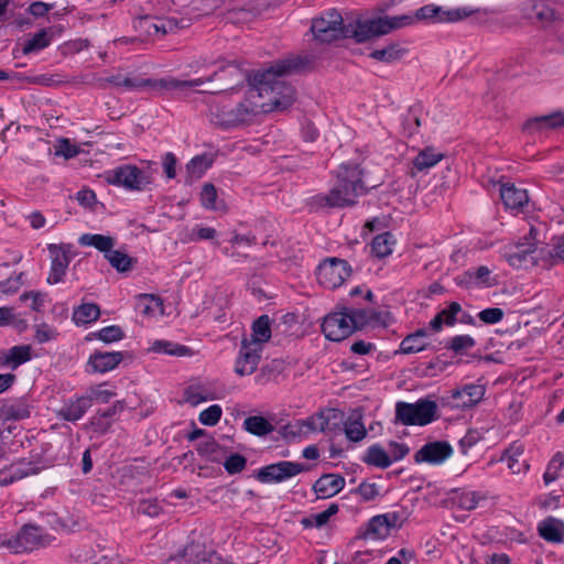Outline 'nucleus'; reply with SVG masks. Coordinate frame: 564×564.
<instances>
[{"mask_svg": "<svg viewBox=\"0 0 564 564\" xmlns=\"http://www.w3.org/2000/svg\"><path fill=\"white\" fill-rule=\"evenodd\" d=\"M295 65L291 61H281L253 77L249 89L250 104L260 112L283 111L295 100V89L284 80Z\"/></svg>", "mask_w": 564, "mask_h": 564, "instance_id": "f257e3e1", "label": "nucleus"}, {"mask_svg": "<svg viewBox=\"0 0 564 564\" xmlns=\"http://www.w3.org/2000/svg\"><path fill=\"white\" fill-rule=\"evenodd\" d=\"M366 193L362 171L358 165H341L337 183L328 194L313 196L308 203L311 209L322 207H345L356 203L358 196Z\"/></svg>", "mask_w": 564, "mask_h": 564, "instance_id": "f03ea898", "label": "nucleus"}, {"mask_svg": "<svg viewBox=\"0 0 564 564\" xmlns=\"http://www.w3.org/2000/svg\"><path fill=\"white\" fill-rule=\"evenodd\" d=\"M414 20V17L408 14L357 20L355 24H350V39H354L357 43H365L394 30L411 25Z\"/></svg>", "mask_w": 564, "mask_h": 564, "instance_id": "7ed1b4c3", "label": "nucleus"}, {"mask_svg": "<svg viewBox=\"0 0 564 564\" xmlns=\"http://www.w3.org/2000/svg\"><path fill=\"white\" fill-rule=\"evenodd\" d=\"M259 115L254 104H250L249 96L236 108H228L226 105L213 102L209 107L210 121L221 128H232L241 124H249Z\"/></svg>", "mask_w": 564, "mask_h": 564, "instance_id": "20e7f679", "label": "nucleus"}, {"mask_svg": "<svg viewBox=\"0 0 564 564\" xmlns=\"http://www.w3.org/2000/svg\"><path fill=\"white\" fill-rule=\"evenodd\" d=\"M106 181L130 192H142L152 185L154 177L149 170H142L133 164H122L108 171Z\"/></svg>", "mask_w": 564, "mask_h": 564, "instance_id": "39448f33", "label": "nucleus"}, {"mask_svg": "<svg viewBox=\"0 0 564 564\" xmlns=\"http://www.w3.org/2000/svg\"><path fill=\"white\" fill-rule=\"evenodd\" d=\"M350 24L345 25L343 17L336 10H329L312 21L311 31L314 40L321 44L350 39Z\"/></svg>", "mask_w": 564, "mask_h": 564, "instance_id": "423d86ee", "label": "nucleus"}, {"mask_svg": "<svg viewBox=\"0 0 564 564\" xmlns=\"http://www.w3.org/2000/svg\"><path fill=\"white\" fill-rule=\"evenodd\" d=\"M437 404L420 399L415 403L400 401L395 404V422L403 425H426L435 420Z\"/></svg>", "mask_w": 564, "mask_h": 564, "instance_id": "0eeeda50", "label": "nucleus"}, {"mask_svg": "<svg viewBox=\"0 0 564 564\" xmlns=\"http://www.w3.org/2000/svg\"><path fill=\"white\" fill-rule=\"evenodd\" d=\"M53 536L34 524H25L12 538L4 542V545L14 553L31 552L46 546L53 541Z\"/></svg>", "mask_w": 564, "mask_h": 564, "instance_id": "6e6552de", "label": "nucleus"}, {"mask_svg": "<svg viewBox=\"0 0 564 564\" xmlns=\"http://www.w3.org/2000/svg\"><path fill=\"white\" fill-rule=\"evenodd\" d=\"M351 267L347 261L338 258H328L317 268V280L321 285L333 290L339 288L350 275Z\"/></svg>", "mask_w": 564, "mask_h": 564, "instance_id": "1a4fd4ad", "label": "nucleus"}, {"mask_svg": "<svg viewBox=\"0 0 564 564\" xmlns=\"http://www.w3.org/2000/svg\"><path fill=\"white\" fill-rule=\"evenodd\" d=\"M218 72H214L207 77H199L189 80H181L171 76L163 78H143L142 89H148L158 95H163L173 90H184L187 88L202 86L205 83L213 82Z\"/></svg>", "mask_w": 564, "mask_h": 564, "instance_id": "9d476101", "label": "nucleus"}, {"mask_svg": "<svg viewBox=\"0 0 564 564\" xmlns=\"http://www.w3.org/2000/svg\"><path fill=\"white\" fill-rule=\"evenodd\" d=\"M322 330L325 337L333 341H340L355 332L346 308L328 314L323 321Z\"/></svg>", "mask_w": 564, "mask_h": 564, "instance_id": "9b49d317", "label": "nucleus"}, {"mask_svg": "<svg viewBox=\"0 0 564 564\" xmlns=\"http://www.w3.org/2000/svg\"><path fill=\"white\" fill-rule=\"evenodd\" d=\"M307 470L303 464L282 460L262 467L258 471V480L261 482H281Z\"/></svg>", "mask_w": 564, "mask_h": 564, "instance_id": "f8f14e48", "label": "nucleus"}, {"mask_svg": "<svg viewBox=\"0 0 564 564\" xmlns=\"http://www.w3.org/2000/svg\"><path fill=\"white\" fill-rule=\"evenodd\" d=\"M485 389L479 384H466L454 389L449 395L443 397V404L453 409H466L477 404L484 397Z\"/></svg>", "mask_w": 564, "mask_h": 564, "instance_id": "ddd939ff", "label": "nucleus"}, {"mask_svg": "<svg viewBox=\"0 0 564 564\" xmlns=\"http://www.w3.org/2000/svg\"><path fill=\"white\" fill-rule=\"evenodd\" d=\"M262 349L259 344L248 343V338H243L236 360L235 372L239 376L253 373L260 362Z\"/></svg>", "mask_w": 564, "mask_h": 564, "instance_id": "4468645a", "label": "nucleus"}, {"mask_svg": "<svg viewBox=\"0 0 564 564\" xmlns=\"http://www.w3.org/2000/svg\"><path fill=\"white\" fill-rule=\"evenodd\" d=\"M473 12L466 8L444 10L435 4H427L416 11L415 18L433 22H456L471 15Z\"/></svg>", "mask_w": 564, "mask_h": 564, "instance_id": "2eb2a0df", "label": "nucleus"}, {"mask_svg": "<svg viewBox=\"0 0 564 564\" xmlns=\"http://www.w3.org/2000/svg\"><path fill=\"white\" fill-rule=\"evenodd\" d=\"M402 519L398 512H388L370 519L366 535L373 540H383L390 535L392 529L400 528Z\"/></svg>", "mask_w": 564, "mask_h": 564, "instance_id": "dca6fc26", "label": "nucleus"}, {"mask_svg": "<svg viewBox=\"0 0 564 564\" xmlns=\"http://www.w3.org/2000/svg\"><path fill=\"white\" fill-rule=\"evenodd\" d=\"M48 251L52 263L47 276V283L56 284L63 281L66 270L70 263L72 257L69 248L63 245H48Z\"/></svg>", "mask_w": 564, "mask_h": 564, "instance_id": "f3484780", "label": "nucleus"}, {"mask_svg": "<svg viewBox=\"0 0 564 564\" xmlns=\"http://www.w3.org/2000/svg\"><path fill=\"white\" fill-rule=\"evenodd\" d=\"M453 454V448L447 442H431L422 446L414 455L416 463L442 464Z\"/></svg>", "mask_w": 564, "mask_h": 564, "instance_id": "a211bd4d", "label": "nucleus"}, {"mask_svg": "<svg viewBox=\"0 0 564 564\" xmlns=\"http://www.w3.org/2000/svg\"><path fill=\"white\" fill-rule=\"evenodd\" d=\"M134 28L148 36H154L174 32L178 29V23L175 19L142 17L135 21Z\"/></svg>", "mask_w": 564, "mask_h": 564, "instance_id": "6ab92c4d", "label": "nucleus"}, {"mask_svg": "<svg viewBox=\"0 0 564 564\" xmlns=\"http://www.w3.org/2000/svg\"><path fill=\"white\" fill-rule=\"evenodd\" d=\"M456 281L459 285L466 288H490L497 283L496 279L491 275V270L485 265L462 273L456 278Z\"/></svg>", "mask_w": 564, "mask_h": 564, "instance_id": "aec40b11", "label": "nucleus"}, {"mask_svg": "<svg viewBox=\"0 0 564 564\" xmlns=\"http://www.w3.org/2000/svg\"><path fill=\"white\" fill-rule=\"evenodd\" d=\"M500 197L508 209L514 214L523 210V207L529 202V196L525 189L517 188L513 184H503L500 187Z\"/></svg>", "mask_w": 564, "mask_h": 564, "instance_id": "412c9836", "label": "nucleus"}, {"mask_svg": "<svg viewBox=\"0 0 564 564\" xmlns=\"http://www.w3.org/2000/svg\"><path fill=\"white\" fill-rule=\"evenodd\" d=\"M345 486V478L336 474H326L313 485L318 498L326 499L337 495Z\"/></svg>", "mask_w": 564, "mask_h": 564, "instance_id": "4be33fe9", "label": "nucleus"}, {"mask_svg": "<svg viewBox=\"0 0 564 564\" xmlns=\"http://www.w3.org/2000/svg\"><path fill=\"white\" fill-rule=\"evenodd\" d=\"M341 416L340 412L335 409L322 410L304 420H301L307 434L324 432L332 420H337Z\"/></svg>", "mask_w": 564, "mask_h": 564, "instance_id": "5701e85b", "label": "nucleus"}, {"mask_svg": "<svg viewBox=\"0 0 564 564\" xmlns=\"http://www.w3.org/2000/svg\"><path fill=\"white\" fill-rule=\"evenodd\" d=\"M36 473L37 468L31 462L20 460L1 471L0 486L11 485Z\"/></svg>", "mask_w": 564, "mask_h": 564, "instance_id": "b1692460", "label": "nucleus"}, {"mask_svg": "<svg viewBox=\"0 0 564 564\" xmlns=\"http://www.w3.org/2000/svg\"><path fill=\"white\" fill-rule=\"evenodd\" d=\"M90 408V400L85 395L66 401L57 411V416L69 422L80 420Z\"/></svg>", "mask_w": 564, "mask_h": 564, "instance_id": "393cba45", "label": "nucleus"}, {"mask_svg": "<svg viewBox=\"0 0 564 564\" xmlns=\"http://www.w3.org/2000/svg\"><path fill=\"white\" fill-rule=\"evenodd\" d=\"M122 359L123 355L120 351H97L89 357L88 365L91 367L94 372L104 373L115 369Z\"/></svg>", "mask_w": 564, "mask_h": 564, "instance_id": "a878e982", "label": "nucleus"}, {"mask_svg": "<svg viewBox=\"0 0 564 564\" xmlns=\"http://www.w3.org/2000/svg\"><path fill=\"white\" fill-rule=\"evenodd\" d=\"M539 535L551 543L564 541V522L560 519L547 517L538 524Z\"/></svg>", "mask_w": 564, "mask_h": 564, "instance_id": "bb28decb", "label": "nucleus"}, {"mask_svg": "<svg viewBox=\"0 0 564 564\" xmlns=\"http://www.w3.org/2000/svg\"><path fill=\"white\" fill-rule=\"evenodd\" d=\"M525 452V444L519 441L513 442L509 448L506 449L501 460L507 462L508 468L512 474H519L522 470L529 468V464L527 459H522L520 462V457L523 456Z\"/></svg>", "mask_w": 564, "mask_h": 564, "instance_id": "cd10ccee", "label": "nucleus"}, {"mask_svg": "<svg viewBox=\"0 0 564 564\" xmlns=\"http://www.w3.org/2000/svg\"><path fill=\"white\" fill-rule=\"evenodd\" d=\"M531 254H533L531 258L535 264H539L540 262L546 264L553 257L564 261V236L558 238L552 250L544 245L540 246L539 243L535 245L531 242Z\"/></svg>", "mask_w": 564, "mask_h": 564, "instance_id": "c85d7f7f", "label": "nucleus"}, {"mask_svg": "<svg viewBox=\"0 0 564 564\" xmlns=\"http://www.w3.org/2000/svg\"><path fill=\"white\" fill-rule=\"evenodd\" d=\"M443 158L444 154L442 152L436 151L434 148L427 147L421 150L412 161L413 167L411 174L414 175V171H429L430 169L435 166Z\"/></svg>", "mask_w": 564, "mask_h": 564, "instance_id": "c756f323", "label": "nucleus"}, {"mask_svg": "<svg viewBox=\"0 0 564 564\" xmlns=\"http://www.w3.org/2000/svg\"><path fill=\"white\" fill-rule=\"evenodd\" d=\"M30 406L23 400L7 401L0 405V419L19 421L30 416Z\"/></svg>", "mask_w": 564, "mask_h": 564, "instance_id": "7c9ffc66", "label": "nucleus"}, {"mask_svg": "<svg viewBox=\"0 0 564 564\" xmlns=\"http://www.w3.org/2000/svg\"><path fill=\"white\" fill-rule=\"evenodd\" d=\"M351 322L354 323V329H359L368 325L383 324L381 313L366 308H346Z\"/></svg>", "mask_w": 564, "mask_h": 564, "instance_id": "2f4dec72", "label": "nucleus"}, {"mask_svg": "<svg viewBox=\"0 0 564 564\" xmlns=\"http://www.w3.org/2000/svg\"><path fill=\"white\" fill-rule=\"evenodd\" d=\"M78 242L80 246L94 247L106 256L115 247L116 239L99 234H84L79 237Z\"/></svg>", "mask_w": 564, "mask_h": 564, "instance_id": "473e14b6", "label": "nucleus"}, {"mask_svg": "<svg viewBox=\"0 0 564 564\" xmlns=\"http://www.w3.org/2000/svg\"><path fill=\"white\" fill-rule=\"evenodd\" d=\"M271 338L270 318L268 315H262L253 322L252 333L248 343L259 344L263 348V344Z\"/></svg>", "mask_w": 564, "mask_h": 564, "instance_id": "72a5a7b5", "label": "nucleus"}, {"mask_svg": "<svg viewBox=\"0 0 564 564\" xmlns=\"http://www.w3.org/2000/svg\"><path fill=\"white\" fill-rule=\"evenodd\" d=\"M213 159L208 154L194 156L186 165V173L189 181L200 178L212 166Z\"/></svg>", "mask_w": 564, "mask_h": 564, "instance_id": "f704fd0d", "label": "nucleus"}, {"mask_svg": "<svg viewBox=\"0 0 564 564\" xmlns=\"http://www.w3.org/2000/svg\"><path fill=\"white\" fill-rule=\"evenodd\" d=\"M364 462L370 466L379 467L382 469L388 468L392 464V459L390 458L388 452H386L384 448L378 444L372 445L367 449Z\"/></svg>", "mask_w": 564, "mask_h": 564, "instance_id": "c9c22d12", "label": "nucleus"}, {"mask_svg": "<svg viewBox=\"0 0 564 564\" xmlns=\"http://www.w3.org/2000/svg\"><path fill=\"white\" fill-rule=\"evenodd\" d=\"M344 431L348 440L352 442L362 441L367 435V430L361 422V414L352 413L345 422Z\"/></svg>", "mask_w": 564, "mask_h": 564, "instance_id": "e433bc0d", "label": "nucleus"}, {"mask_svg": "<svg viewBox=\"0 0 564 564\" xmlns=\"http://www.w3.org/2000/svg\"><path fill=\"white\" fill-rule=\"evenodd\" d=\"M406 50L401 47L398 43H390L383 48L375 50L370 53V57L382 62V63H393L400 59Z\"/></svg>", "mask_w": 564, "mask_h": 564, "instance_id": "4c0bfd02", "label": "nucleus"}, {"mask_svg": "<svg viewBox=\"0 0 564 564\" xmlns=\"http://www.w3.org/2000/svg\"><path fill=\"white\" fill-rule=\"evenodd\" d=\"M426 337V330L419 329L414 334L408 335L400 345V351L402 354H415L426 348L424 338Z\"/></svg>", "mask_w": 564, "mask_h": 564, "instance_id": "58836bf2", "label": "nucleus"}, {"mask_svg": "<svg viewBox=\"0 0 564 564\" xmlns=\"http://www.w3.org/2000/svg\"><path fill=\"white\" fill-rule=\"evenodd\" d=\"M243 427L247 432L256 436H265L274 430L273 425L261 415L248 416L243 421Z\"/></svg>", "mask_w": 564, "mask_h": 564, "instance_id": "ea45409f", "label": "nucleus"}, {"mask_svg": "<svg viewBox=\"0 0 564 564\" xmlns=\"http://www.w3.org/2000/svg\"><path fill=\"white\" fill-rule=\"evenodd\" d=\"M100 316V308L97 304L85 303L74 310L73 321L77 325H84L95 322Z\"/></svg>", "mask_w": 564, "mask_h": 564, "instance_id": "a19ab883", "label": "nucleus"}, {"mask_svg": "<svg viewBox=\"0 0 564 564\" xmlns=\"http://www.w3.org/2000/svg\"><path fill=\"white\" fill-rule=\"evenodd\" d=\"M163 303L159 296L152 294H140L137 299L138 310L145 316H153L162 313Z\"/></svg>", "mask_w": 564, "mask_h": 564, "instance_id": "79ce46f5", "label": "nucleus"}, {"mask_svg": "<svg viewBox=\"0 0 564 564\" xmlns=\"http://www.w3.org/2000/svg\"><path fill=\"white\" fill-rule=\"evenodd\" d=\"M212 552L207 551L203 544L191 543L183 552V557L188 564H204L210 561Z\"/></svg>", "mask_w": 564, "mask_h": 564, "instance_id": "37998d69", "label": "nucleus"}, {"mask_svg": "<svg viewBox=\"0 0 564 564\" xmlns=\"http://www.w3.org/2000/svg\"><path fill=\"white\" fill-rule=\"evenodd\" d=\"M393 245L394 240L390 232L380 234L371 242V253L379 259L388 257L392 252Z\"/></svg>", "mask_w": 564, "mask_h": 564, "instance_id": "c03bdc74", "label": "nucleus"}, {"mask_svg": "<svg viewBox=\"0 0 564 564\" xmlns=\"http://www.w3.org/2000/svg\"><path fill=\"white\" fill-rule=\"evenodd\" d=\"M564 470V454L557 452L553 455L551 460L546 466V470L543 475V480L545 485H550L561 477L562 471Z\"/></svg>", "mask_w": 564, "mask_h": 564, "instance_id": "a18cd8bd", "label": "nucleus"}, {"mask_svg": "<svg viewBox=\"0 0 564 564\" xmlns=\"http://www.w3.org/2000/svg\"><path fill=\"white\" fill-rule=\"evenodd\" d=\"M124 408L126 402L123 400L116 401L109 409L98 411L97 414L93 416L91 424L96 426V429L105 431L108 427V423H105L104 421L122 412Z\"/></svg>", "mask_w": 564, "mask_h": 564, "instance_id": "49530a36", "label": "nucleus"}, {"mask_svg": "<svg viewBox=\"0 0 564 564\" xmlns=\"http://www.w3.org/2000/svg\"><path fill=\"white\" fill-rule=\"evenodd\" d=\"M105 258L109 261L111 267L119 272L129 271L135 262L134 259L130 258L127 253L120 250L111 249L108 253H106Z\"/></svg>", "mask_w": 564, "mask_h": 564, "instance_id": "de8ad7c7", "label": "nucleus"}, {"mask_svg": "<svg viewBox=\"0 0 564 564\" xmlns=\"http://www.w3.org/2000/svg\"><path fill=\"white\" fill-rule=\"evenodd\" d=\"M51 44V37L47 30L43 29L35 33L30 40L25 42L22 47L23 54H30L47 47Z\"/></svg>", "mask_w": 564, "mask_h": 564, "instance_id": "09e8293b", "label": "nucleus"}, {"mask_svg": "<svg viewBox=\"0 0 564 564\" xmlns=\"http://www.w3.org/2000/svg\"><path fill=\"white\" fill-rule=\"evenodd\" d=\"M150 349L154 352L172 356H185L189 351V349L184 345H178L163 339L153 341Z\"/></svg>", "mask_w": 564, "mask_h": 564, "instance_id": "8fccbe9b", "label": "nucleus"}, {"mask_svg": "<svg viewBox=\"0 0 564 564\" xmlns=\"http://www.w3.org/2000/svg\"><path fill=\"white\" fill-rule=\"evenodd\" d=\"M107 83L115 87L123 88L126 90H142V77H127L121 74L110 76L106 79Z\"/></svg>", "mask_w": 564, "mask_h": 564, "instance_id": "3c124183", "label": "nucleus"}, {"mask_svg": "<svg viewBox=\"0 0 564 564\" xmlns=\"http://www.w3.org/2000/svg\"><path fill=\"white\" fill-rule=\"evenodd\" d=\"M485 497L476 491H462L456 494L454 500L456 505L463 510H474L477 508L479 502L484 500Z\"/></svg>", "mask_w": 564, "mask_h": 564, "instance_id": "603ef678", "label": "nucleus"}, {"mask_svg": "<svg viewBox=\"0 0 564 564\" xmlns=\"http://www.w3.org/2000/svg\"><path fill=\"white\" fill-rule=\"evenodd\" d=\"M30 359L31 347L26 345L14 346L4 356V361L8 364H12L13 368L26 362Z\"/></svg>", "mask_w": 564, "mask_h": 564, "instance_id": "864d4df0", "label": "nucleus"}, {"mask_svg": "<svg viewBox=\"0 0 564 564\" xmlns=\"http://www.w3.org/2000/svg\"><path fill=\"white\" fill-rule=\"evenodd\" d=\"M528 254H529L528 247L523 243H519V245H516L514 247H511L506 252L505 256H506L508 262L510 263V265H512L514 268H522L524 265V263L527 262Z\"/></svg>", "mask_w": 564, "mask_h": 564, "instance_id": "5fc2aeb1", "label": "nucleus"}, {"mask_svg": "<svg viewBox=\"0 0 564 564\" xmlns=\"http://www.w3.org/2000/svg\"><path fill=\"white\" fill-rule=\"evenodd\" d=\"M213 397L208 394L200 386H189L184 391V401L193 406L202 402L212 400Z\"/></svg>", "mask_w": 564, "mask_h": 564, "instance_id": "6e6d98bb", "label": "nucleus"}, {"mask_svg": "<svg viewBox=\"0 0 564 564\" xmlns=\"http://www.w3.org/2000/svg\"><path fill=\"white\" fill-rule=\"evenodd\" d=\"M13 325L24 329L26 323L23 318L14 313L12 307H0V326Z\"/></svg>", "mask_w": 564, "mask_h": 564, "instance_id": "4d7b16f0", "label": "nucleus"}, {"mask_svg": "<svg viewBox=\"0 0 564 564\" xmlns=\"http://www.w3.org/2000/svg\"><path fill=\"white\" fill-rule=\"evenodd\" d=\"M94 336L104 343L110 344L121 340L124 337V333L121 327L111 325L101 328L99 332L95 333Z\"/></svg>", "mask_w": 564, "mask_h": 564, "instance_id": "13d9d810", "label": "nucleus"}, {"mask_svg": "<svg viewBox=\"0 0 564 564\" xmlns=\"http://www.w3.org/2000/svg\"><path fill=\"white\" fill-rule=\"evenodd\" d=\"M282 435L288 440L306 438L308 436L301 420L288 423L282 427Z\"/></svg>", "mask_w": 564, "mask_h": 564, "instance_id": "bf43d9fd", "label": "nucleus"}, {"mask_svg": "<svg viewBox=\"0 0 564 564\" xmlns=\"http://www.w3.org/2000/svg\"><path fill=\"white\" fill-rule=\"evenodd\" d=\"M217 189L212 183L204 184L200 192V203L206 209H217Z\"/></svg>", "mask_w": 564, "mask_h": 564, "instance_id": "052dcab7", "label": "nucleus"}, {"mask_svg": "<svg viewBox=\"0 0 564 564\" xmlns=\"http://www.w3.org/2000/svg\"><path fill=\"white\" fill-rule=\"evenodd\" d=\"M221 414L223 410L220 405L213 404L200 412L199 421L204 425L214 426L219 422Z\"/></svg>", "mask_w": 564, "mask_h": 564, "instance_id": "680f3d73", "label": "nucleus"}, {"mask_svg": "<svg viewBox=\"0 0 564 564\" xmlns=\"http://www.w3.org/2000/svg\"><path fill=\"white\" fill-rule=\"evenodd\" d=\"M115 395L116 393L113 391L104 389L102 386L93 387L88 390L87 394H85V397L90 400V406L94 401L108 403Z\"/></svg>", "mask_w": 564, "mask_h": 564, "instance_id": "e2e57ef3", "label": "nucleus"}, {"mask_svg": "<svg viewBox=\"0 0 564 564\" xmlns=\"http://www.w3.org/2000/svg\"><path fill=\"white\" fill-rule=\"evenodd\" d=\"M246 466L247 459L245 456L240 454H231L224 462V468L230 475L241 473L246 468Z\"/></svg>", "mask_w": 564, "mask_h": 564, "instance_id": "0e129e2a", "label": "nucleus"}, {"mask_svg": "<svg viewBox=\"0 0 564 564\" xmlns=\"http://www.w3.org/2000/svg\"><path fill=\"white\" fill-rule=\"evenodd\" d=\"M475 346V340L469 335H458L451 339L448 348L455 352L466 351Z\"/></svg>", "mask_w": 564, "mask_h": 564, "instance_id": "69168bd1", "label": "nucleus"}, {"mask_svg": "<svg viewBox=\"0 0 564 564\" xmlns=\"http://www.w3.org/2000/svg\"><path fill=\"white\" fill-rule=\"evenodd\" d=\"M22 275L23 273H18L14 275H9L3 281H0V293L13 294L18 292L22 285Z\"/></svg>", "mask_w": 564, "mask_h": 564, "instance_id": "338daca9", "label": "nucleus"}, {"mask_svg": "<svg viewBox=\"0 0 564 564\" xmlns=\"http://www.w3.org/2000/svg\"><path fill=\"white\" fill-rule=\"evenodd\" d=\"M58 333L57 330L45 324V323H42V324H37L35 325V339L37 343L40 344H43V343H47L50 340H54L56 337H57Z\"/></svg>", "mask_w": 564, "mask_h": 564, "instance_id": "774afa93", "label": "nucleus"}]
</instances>
